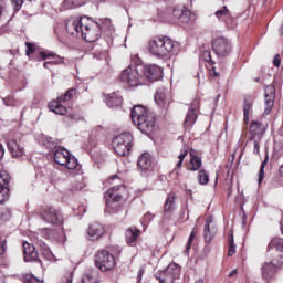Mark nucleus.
I'll return each mask as SVG.
<instances>
[{
	"label": "nucleus",
	"instance_id": "24",
	"mask_svg": "<svg viewBox=\"0 0 283 283\" xmlns=\"http://www.w3.org/2000/svg\"><path fill=\"white\" fill-rule=\"evenodd\" d=\"M251 112H253V98L251 96H247L243 99L244 123H249V116Z\"/></svg>",
	"mask_w": 283,
	"mask_h": 283
},
{
	"label": "nucleus",
	"instance_id": "61",
	"mask_svg": "<svg viewBox=\"0 0 283 283\" xmlns=\"http://www.w3.org/2000/svg\"><path fill=\"white\" fill-rule=\"evenodd\" d=\"M151 214H149V213H147V214H145V218H149Z\"/></svg>",
	"mask_w": 283,
	"mask_h": 283
},
{
	"label": "nucleus",
	"instance_id": "32",
	"mask_svg": "<svg viewBox=\"0 0 283 283\" xmlns=\"http://www.w3.org/2000/svg\"><path fill=\"white\" fill-rule=\"evenodd\" d=\"M42 235L46 240H61V239H63V232L62 231H61V234H59L56 231L48 229V228H44L42 230Z\"/></svg>",
	"mask_w": 283,
	"mask_h": 283
},
{
	"label": "nucleus",
	"instance_id": "28",
	"mask_svg": "<svg viewBox=\"0 0 283 283\" xmlns=\"http://www.w3.org/2000/svg\"><path fill=\"white\" fill-rule=\"evenodd\" d=\"M42 218L43 220H45V222L54 224V222L59 220V214H56V210H54L53 208H49L43 211Z\"/></svg>",
	"mask_w": 283,
	"mask_h": 283
},
{
	"label": "nucleus",
	"instance_id": "45",
	"mask_svg": "<svg viewBox=\"0 0 283 283\" xmlns=\"http://www.w3.org/2000/svg\"><path fill=\"white\" fill-rule=\"evenodd\" d=\"M80 283H96V277L94 276V272L84 275Z\"/></svg>",
	"mask_w": 283,
	"mask_h": 283
},
{
	"label": "nucleus",
	"instance_id": "36",
	"mask_svg": "<svg viewBox=\"0 0 283 283\" xmlns=\"http://www.w3.org/2000/svg\"><path fill=\"white\" fill-rule=\"evenodd\" d=\"M202 167V159L198 156H191L190 158V171H198Z\"/></svg>",
	"mask_w": 283,
	"mask_h": 283
},
{
	"label": "nucleus",
	"instance_id": "38",
	"mask_svg": "<svg viewBox=\"0 0 283 283\" xmlns=\"http://www.w3.org/2000/svg\"><path fill=\"white\" fill-rule=\"evenodd\" d=\"M228 240H229L228 255H229V258H231V256L235 255V243L233 241V230L229 231Z\"/></svg>",
	"mask_w": 283,
	"mask_h": 283
},
{
	"label": "nucleus",
	"instance_id": "42",
	"mask_svg": "<svg viewBox=\"0 0 283 283\" xmlns=\"http://www.w3.org/2000/svg\"><path fill=\"white\" fill-rule=\"evenodd\" d=\"M262 139L260 138H255V137H250V143H252L253 145V154H255V156H258V154H260V143Z\"/></svg>",
	"mask_w": 283,
	"mask_h": 283
},
{
	"label": "nucleus",
	"instance_id": "47",
	"mask_svg": "<svg viewBox=\"0 0 283 283\" xmlns=\"http://www.w3.org/2000/svg\"><path fill=\"white\" fill-rule=\"evenodd\" d=\"M196 233H198V230H196V228H195V229H192V231L190 233V237L188 239V242H187V245H186L187 251H189V249H191V244L193 242V238H196Z\"/></svg>",
	"mask_w": 283,
	"mask_h": 283
},
{
	"label": "nucleus",
	"instance_id": "26",
	"mask_svg": "<svg viewBox=\"0 0 283 283\" xmlns=\"http://www.w3.org/2000/svg\"><path fill=\"white\" fill-rule=\"evenodd\" d=\"M137 165L143 171H147V169L151 167V155L148 153L143 154L139 157Z\"/></svg>",
	"mask_w": 283,
	"mask_h": 283
},
{
	"label": "nucleus",
	"instance_id": "13",
	"mask_svg": "<svg viewBox=\"0 0 283 283\" xmlns=\"http://www.w3.org/2000/svg\"><path fill=\"white\" fill-rule=\"evenodd\" d=\"M196 120H198V101H195L191 105V108L188 111L184 120V128L187 132H190L193 125H196Z\"/></svg>",
	"mask_w": 283,
	"mask_h": 283
},
{
	"label": "nucleus",
	"instance_id": "34",
	"mask_svg": "<svg viewBox=\"0 0 283 283\" xmlns=\"http://www.w3.org/2000/svg\"><path fill=\"white\" fill-rule=\"evenodd\" d=\"M214 15L219 21H230L231 19V11L228 10L227 6H223L222 9L216 11Z\"/></svg>",
	"mask_w": 283,
	"mask_h": 283
},
{
	"label": "nucleus",
	"instance_id": "33",
	"mask_svg": "<svg viewBox=\"0 0 283 283\" xmlns=\"http://www.w3.org/2000/svg\"><path fill=\"white\" fill-rule=\"evenodd\" d=\"M40 250L42 252V255L49 260L50 262H56V256L53 255L52 251L50 250V247L45 244L44 242H40Z\"/></svg>",
	"mask_w": 283,
	"mask_h": 283
},
{
	"label": "nucleus",
	"instance_id": "27",
	"mask_svg": "<svg viewBox=\"0 0 283 283\" xmlns=\"http://www.w3.org/2000/svg\"><path fill=\"white\" fill-rule=\"evenodd\" d=\"M49 108L51 112L59 114L60 116H65V114H67V108L61 105V102L59 101L51 102Z\"/></svg>",
	"mask_w": 283,
	"mask_h": 283
},
{
	"label": "nucleus",
	"instance_id": "11",
	"mask_svg": "<svg viewBox=\"0 0 283 283\" xmlns=\"http://www.w3.org/2000/svg\"><path fill=\"white\" fill-rule=\"evenodd\" d=\"M212 50L217 54V56H221L224 59V56H229L231 53V44H229V41L224 38H218L212 43Z\"/></svg>",
	"mask_w": 283,
	"mask_h": 283
},
{
	"label": "nucleus",
	"instance_id": "1",
	"mask_svg": "<svg viewBox=\"0 0 283 283\" xmlns=\"http://www.w3.org/2000/svg\"><path fill=\"white\" fill-rule=\"evenodd\" d=\"M147 50L156 59H171L178 54V44L167 36L154 38L149 40Z\"/></svg>",
	"mask_w": 283,
	"mask_h": 283
},
{
	"label": "nucleus",
	"instance_id": "5",
	"mask_svg": "<svg viewBox=\"0 0 283 283\" xmlns=\"http://www.w3.org/2000/svg\"><path fill=\"white\" fill-rule=\"evenodd\" d=\"M81 34L84 41L87 43H94V41H98V39H101V24L88 20L83 24Z\"/></svg>",
	"mask_w": 283,
	"mask_h": 283
},
{
	"label": "nucleus",
	"instance_id": "12",
	"mask_svg": "<svg viewBox=\"0 0 283 283\" xmlns=\"http://www.w3.org/2000/svg\"><path fill=\"white\" fill-rule=\"evenodd\" d=\"M175 19H178L179 23L182 25L187 23H193L196 21V14L191 13L189 9L175 8L172 11Z\"/></svg>",
	"mask_w": 283,
	"mask_h": 283
},
{
	"label": "nucleus",
	"instance_id": "31",
	"mask_svg": "<svg viewBox=\"0 0 283 283\" xmlns=\"http://www.w3.org/2000/svg\"><path fill=\"white\" fill-rule=\"evenodd\" d=\"M164 209H165V213H172L176 210V195L174 193L168 195Z\"/></svg>",
	"mask_w": 283,
	"mask_h": 283
},
{
	"label": "nucleus",
	"instance_id": "2",
	"mask_svg": "<svg viewBox=\"0 0 283 283\" xmlns=\"http://www.w3.org/2000/svg\"><path fill=\"white\" fill-rule=\"evenodd\" d=\"M130 116L134 125H136L143 134H151V132L156 129V115H151L147 107L143 105L134 106Z\"/></svg>",
	"mask_w": 283,
	"mask_h": 283
},
{
	"label": "nucleus",
	"instance_id": "17",
	"mask_svg": "<svg viewBox=\"0 0 283 283\" xmlns=\"http://www.w3.org/2000/svg\"><path fill=\"white\" fill-rule=\"evenodd\" d=\"M7 147L9 151H11V155L13 158H18V160L23 159L25 156V148L21 147L17 140L11 139L7 143Z\"/></svg>",
	"mask_w": 283,
	"mask_h": 283
},
{
	"label": "nucleus",
	"instance_id": "60",
	"mask_svg": "<svg viewBox=\"0 0 283 283\" xmlns=\"http://www.w3.org/2000/svg\"><path fill=\"white\" fill-rule=\"evenodd\" d=\"M70 118H72V119H74V118H76L74 115H70Z\"/></svg>",
	"mask_w": 283,
	"mask_h": 283
},
{
	"label": "nucleus",
	"instance_id": "43",
	"mask_svg": "<svg viewBox=\"0 0 283 283\" xmlns=\"http://www.w3.org/2000/svg\"><path fill=\"white\" fill-rule=\"evenodd\" d=\"M187 154H189V150L187 148L181 149V153L178 156L179 161L176 164L177 169H180V167H182V163L185 161V158H187Z\"/></svg>",
	"mask_w": 283,
	"mask_h": 283
},
{
	"label": "nucleus",
	"instance_id": "7",
	"mask_svg": "<svg viewBox=\"0 0 283 283\" xmlns=\"http://www.w3.org/2000/svg\"><path fill=\"white\" fill-rule=\"evenodd\" d=\"M156 279L159 283H176L180 279V268L176 263H170L166 270L156 275Z\"/></svg>",
	"mask_w": 283,
	"mask_h": 283
},
{
	"label": "nucleus",
	"instance_id": "16",
	"mask_svg": "<svg viewBox=\"0 0 283 283\" xmlns=\"http://www.w3.org/2000/svg\"><path fill=\"white\" fill-rule=\"evenodd\" d=\"M87 235L91 240H101L105 235V228L98 222L91 223L87 229Z\"/></svg>",
	"mask_w": 283,
	"mask_h": 283
},
{
	"label": "nucleus",
	"instance_id": "52",
	"mask_svg": "<svg viewBox=\"0 0 283 283\" xmlns=\"http://www.w3.org/2000/svg\"><path fill=\"white\" fill-rule=\"evenodd\" d=\"M203 57H205V61H207V63H210V61H211V53L209 51H205L203 52Z\"/></svg>",
	"mask_w": 283,
	"mask_h": 283
},
{
	"label": "nucleus",
	"instance_id": "41",
	"mask_svg": "<svg viewBox=\"0 0 283 283\" xmlns=\"http://www.w3.org/2000/svg\"><path fill=\"white\" fill-rule=\"evenodd\" d=\"M10 196V188L8 187H0V205H3L6 202V199Z\"/></svg>",
	"mask_w": 283,
	"mask_h": 283
},
{
	"label": "nucleus",
	"instance_id": "14",
	"mask_svg": "<svg viewBox=\"0 0 283 283\" xmlns=\"http://www.w3.org/2000/svg\"><path fill=\"white\" fill-rule=\"evenodd\" d=\"M87 21H90L87 17L71 19L66 22V31L69 34H78V32H82V27L84 23H87Z\"/></svg>",
	"mask_w": 283,
	"mask_h": 283
},
{
	"label": "nucleus",
	"instance_id": "29",
	"mask_svg": "<svg viewBox=\"0 0 283 283\" xmlns=\"http://www.w3.org/2000/svg\"><path fill=\"white\" fill-rule=\"evenodd\" d=\"M106 105L109 107H118V105H123V97L116 93L108 94Z\"/></svg>",
	"mask_w": 283,
	"mask_h": 283
},
{
	"label": "nucleus",
	"instance_id": "4",
	"mask_svg": "<svg viewBox=\"0 0 283 283\" xmlns=\"http://www.w3.org/2000/svg\"><path fill=\"white\" fill-rule=\"evenodd\" d=\"M134 143V136L132 133H120L119 135L115 136L112 144L113 147L118 156H129L132 151V144Z\"/></svg>",
	"mask_w": 283,
	"mask_h": 283
},
{
	"label": "nucleus",
	"instance_id": "37",
	"mask_svg": "<svg viewBox=\"0 0 283 283\" xmlns=\"http://www.w3.org/2000/svg\"><path fill=\"white\" fill-rule=\"evenodd\" d=\"M268 249H276V251L283 253V239L274 238L268 245Z\"/></svg>",
	"mask_w": 283,
	"mask_h": 283
},
{
	"label": "nucleus",
	"instance_id": "6",
	"mask_svg": "<svg viewBox=\"0 0 283 283\" xmlns=\"http://www.w3.org/2000/svg\"><path fill=\"white\" fill-rule=\"evenodd\" d=\"M116 265L114 255L107 251H99L95 254V266L99 271H112Z\"/></svg>",
	"mask_w": 283,
	"mask_h": 283
},
{
	"label": "nucleus",
	"instance_id": "21",
	"mask_svg": "<svg viewBox=\"0 0 283 283\" xmlns=\"http://www.w3.org/2000/svg\"><path fill=\"white\" fill-rule=\"evenodd\" d=\"M264 132L266 128L262 126L259 122H252L250 125V138L262 139L264 137Z\"/></svg>",
	"mask_w": 283,
	"mask_h": 283
},
{
	"label": "nucleus",
	"instance_id": "48",
	"mask_svg": "<svg viewBox=\"0 0 283 283\" xmlns=\"http://www.w3.org/2000/svg\"><path fill=\"white\" fill-rule=\"evenodd\" d=\"M27 56H30V54H34V44L27 42Z\"/></svg>",
	"mask_w": 283,
	"mask_h": 283
},
{
	"label": "nucleus",
	"instance_id": "54",
	"mask_svg": "<svg viewBox=\"0 0 283 283\" xmlns=\"http://www.w3.org/2000/svg\"><path fill=\"white\" fill-rule=\"evenodd\" d=\"M143 275H145V268H142L138 271V274H137L138 282H140V280H143Z\"/></svg>",
	"mask_w": 283,
	"mask_h": 283
},
{
	"label": "nucleus",
	"instance_id": "63",
	"mask_svg": "<svg viewBox=\"0 0 283 283\" xmlns=\"http://www.w3.org/2000/svg\"><path fill=\"white\" fill-rule=\"evenodd\" d=\"M216 184H218V175H217V177H216Z\"/></svg>",
	"mask_w": 283,
	"mask_h": 283
},
{
	"label": "nucleus",
	"instance_id": "59",
	"mask_svg": "<svg viewBox=\"0 0 283 283\" xmlns=\"http://www.w3.org/2000/svg\"><path fill=\"white\" fill-rule=\"evenodd\" d=\"M4 105H7V107L10 105L6 99H3Z\"/></svg>",
	"mask_w": 283,
	"mask_h": 283
},
{
	"label": "nucleus",
	"instance_id": "35",
	"mask_svg": "<svg viewBox=\"0 0 283 283\" xmlns=\"http://www.w3.org/2000/svg\"><path fill=\"white\" fill-rule=\"evenodd\" d=\"M76 96V88H70L66 91V94L57 97L59 103H67Z\"/></svg>",
	"mask_w": 283,
	"mask_h": 283
},
{
	"label": "nucleus",
	"instance_id": "55",
	"mask_svg": "<svg viewBox=\"0 0 283 283\" xmlns=\"http://www.w3.org/2000/svg\"><path fill=\"white\" fill-rule=\"evenodd\" d=\"M6 156V149H3V145L0 144V160Z\"/></svg>",
	"mask_w": 283,
	"mask_h": 283
},
{
	"label": "nucleus",
	"instance_id": "46",
	"mask_svg": "<svg viewBox=\"0 0 283 283\" xmlns=\"http://www.w3.org/2000/svg\"><path fill=\"white\" fill-rule=\"evenodd\" d=\"M8 250V241L6 238L0 237V255H6V251Z\"/></svg>",
	"mask_w": 283,
	"mask_h": 283
},
{
	"label": "nucleus",
	"instance_id": "23",
	"mask_svg": "<svg viewBox=\"0 0 283 283\" xmlns=\"http://www.w3.org/2000/svg\"><path fill=\"white\" fill-rule=\"evenodd\" d=\"M155 103L158 105V107H167L169 104V98L167 97V91L166 90H158L154 96Z\"/></svg>",
	"mask_w": 283,
	"mask_h": 283
},
{
	"label": "nucleus",
	"instance_id": "51",
	"mask_svg": "<svg viewBox=\"0 0 283 283\" xmlns=\"http://www.w3.org/2000/svg\"><path fill=\"white\" fill-rule=\"evenodd\" d=\"M46 147H49V149H54V147H56V143L52 142V138H48Z\"/></svg>",
	"mask_w": 283,
	"mask_h": 283
},
{
	"label": "nucleus",
	"instance_id": "18",
	"mask_svg": "<svg viewBox=\"0 0 283 283\" xmlns=\"http://www.w3.org/2000/svg\"><path fill=\"white\" fill-rule=\"evenodd\" d=\"M265 111L264 114H271L273 103L275 101V86L269 85L265 87Z\"/></svg>",
	"mask_w": 283,
	"mask_h": 283
},
{
	"label": "nucleus",
	"instance_id": "30",
	"mask_svg": "<svg viewBox=\"0 0 283 283\" xmlns=\"http://www.w3.org/2000/svg\"><path fill=\"white\" fill-rule=\"evenodd\" d=\"M87 0H64L62 2L63 10H72L74 8H81V6H85Z\"/></svg>",
	"mask_w": 283,
	"mask_h": 283
},
{
	"label": "nucleus",
	"instance_id": "25",
	"mask_svg": "<svg viewBox=\"0 0 283 283\" xmlns=\"http://www.w3.org/2000/svg\"><path fill=\"white\" fill-rule=\"evenodd\" d=\"M125 235L127 244H134L140 235V230L136 229V227H130L126 230Z\"/></svg>",
	"mask_w": 283,
	"mask_h": 283
},
{
	"label": "nucleus",
	"instance_id": "49",
	"mask_svg": "<svg viewBox=\"0 0 283 283\" xmlns=\"http://www.w3.org/2000/svg\"><path fill=\"white\" fill-rule=\"evenodd\" d=\"M25 283H43V280H39L34 275L28 276Z\"/></svg>",
	"mask_w": 283,
	"mask_h": 283
},
{
	"label": "nucleus",
	"instance_id": "39",
	"mask_svg": "<svg viewBox=\"0 0 283 283\" xmlns=\"http://www.w3.org/2000/svg\"><path fill=\"white\" fill-rule=\"evenodd\" d=\"M197 180L199 185H208L209 184V174H207V170L201 169L198 172Z\"/></svg>",
	"mask_w": 283,
	"mask_h": 283
},
{
	"label": "nucleus",
	"instance_id": "44",
	"mask_svg": "<svg viewBox=\"0 0 283 283\" xmlns=\"http://www.w3.org/2000/svg\"><path fill=\"white\" fill-rule=\"evenodd\" d=\"M268 163H269V156L265 157V159L263 160L260 167L259 179H258L259 185L262 184V180H264V168L266 167Z\"/></svg>",
	"mask_w": 283,
	"mask_h": 283
},
{
	"label": "nucleus",
	"instance_id": "15",
	"mask_svg": "<svg viewBox=\"0 0 283 283\" xmlns=\"http://www.w3.org/2000/svg\"><path fill=\"white\" fill-rule=\"evenodd\" d=\"M40 61H44V67L50 70L52 65H59V63H63V57L50 52H40Z\"/></svg>",
	"mask_w": 283,
	"mask_h": 283
},
{
	"label": "nucleus",
	"instance_id": "10",
	"mask_svg": "<svg viewBox=\"0 0 283 283\" xmlns=\"http://www.w3.org/2000/svg\"><path fill=\"white\" fill-rule=\"evenodd\" d=\"M142 74L145 78V84L147 81H160L163 78V67L156 64L142 66Z\"/></svg>",
	"mask_w": 283,
	"mask_h": 283
},
{
	"label": "nucleus",
	"instance_id": "56",
	"mask_svg": "<svg viewBox=\"0 0 283 283\" xmlns=\"http://www.w3.org/2000/svg\"><path fill=\"white\" fill-rule=\"evenodd\" d=\"M238 274V270H232L231 272H230V274L228 275V277H233L234 275H237Z\"/></svg>",
	"mask_w": 283,
	"mask_h": 283
},
{
	"label": "nucleus",
	"instance_id": "62",
	"mask_svg": "<svg viewBox=\"0 0 283 283\" xmlns=\"http://www.w3.org/2000/svg\"><path fill=\"white\" fill-rule=\"evenodd\" d=\"M214 75H216V76H220V73L214 72Z\"/></svg>",
	"mask_w": 283,
	"mask_h": 283
},
{
	"label": "nucleus",
	"instance_id": "57",
	"mask_svg": "<svg viewBox=\"0 0 283 283\" xmlns=\"http://www.w3.org/2000/svg\"><path fill=\"white\" fill-rule=\"evenodd\" d=\"M116 178H118L117 175H114V176L109 177V178H108V182H112V180H116Z\"/></svg>",
	"mask_w": 283,
	"mask_h": 283
},
{
	"label": "nucleus",
	"instance_id": "8",
	"mask_svg": "<svg viewBox=\"0 0 283 283\" xmlns=\"http://www.w3.org/2000/svg\"><path fill=\"white\" fill-rule=\"evenodd\" d=\"M53 158L57 165L66 167V169H76V167H78V160L70 156V153L67 150H55Z\"/></svg>",
	"mask_w": 283,
	"mask_h": 283
},
{
	"label": "nucleus",
	"instance_id": "53",
	"mask_svg": "<svg viewBox=\"0 0 283 283\" xmlns=\"http://www.w3.org/2000/svg\"><path fill=\"white\" fill-rule=\"evenodd\" d=\"M273 64L275 65V67H280V65H281L280 55L274 56Z\"/></svg>",
	"mask_w": 283,
	"mask_h": 283
},
{
	"label": "nucleus",
	"instance_id": "50",
	"mask_svg": "<svg viewBox=\"0 0 283 283\" xmlns=\"http://www.w3.org/2000/svg\"><path fill=\"white\" fill-rule=\"evenodd\" d=\"M11 3L14 10H21V6H23V0H11Z\"/></svg>",
	"mask_w": 283,
	"mask_h": 283
},
{
	"label": "nucleus",
	"instance_id": "22",
	"mask_svg": "<svg viewBox=\"0 0 283 283\" xmlns=\"http://www.w3.org/2000/svg\"><path fill=\"white\" fill-rule=\"evenodd\" d=\"M119 189H123V186H115L107 190L105 193L107 205H109L111 200L114 202H120V200H123V195L118 193Z\"/></svg>",
	"mask_w": 283,
	"mask_h": 283
},
{
	"label": "nucleus",
	"instance_id": "19",
	"mask_svg": "<svg viewBox=\"0 0 283 283\" xmlns=\"http://www.w3.org/2000/svg\"><path fill=\"white\" fill-rule=\"evenodd\" d=\"M205 242L208 244L216 238V227H213V217H208L206 219V224L203 228Z\"/></svg>",
	"mask_w": 283,
	"mask_h": 283
},
{
	"label": "nucleus",
	"instance_id": "3",
	"mask_svg": "<svg viewBox=\"0 0 283 283\" xmlns=\"http://www.w3.org/2000/svg\"><path fill=\"white\" fill-rule=\"evenodd\" d=\"M126 87H138L145 85V75L142 66H128L119 76Z\"/></svg>",
	"mask_w": 283,
	"mask_h": 283
},
{
	"label": "nucleus",
	"instance_id": "58",
	"mask_svg": "<svg viewBox=\"0 0 283 283\" xmlns=\"http://www.w3.org/2000/svg\"><path fill=\"white\" fill-rule=\"evenodd\" d=\"M57 40L60 41V43H65V41L63 40V38H61L60 35H57Z\"/></svg>",
	"mask_w": 283,
	"mask_h": 283
},
{
	"label": "nucleus",
	"instance_id": "40",
	"mask_svg": "<svg viewBox=\"0 0 283 283\" xmlns=\"http://www.w3.org/2000/svg\"><path fill=\"white\" fill-rule=\"evenodd\" d=\"M8 182H10V175L8 171H0V187H8Z\"/></svg>",
	"mask_w": 283,
	"mask_h": 283
},
{
	"label": "nucleus",
	"instance_id": "20",
	"mask_svg": "<svg viewBox=\"0 0 283 283\" xmlns=\"http://www.w3.org/2000/svg\"><path fill=\"white\" fill-rule=\"evenodd\" d=\"M24 262H36L39 260V252L36 248L29 242H23Z\"/></svg>",
	"mask_w": 283,
	"mask_h": 283
},
{
	"label": "nucleus",
	"instance_id": "9",
	"mask_svg": "<svg viewBox=\"0 0 283 283\" xmlns=\"http://www.w3.org/2000/svg\"><path fill=\"white\" fill-rule=\"evenodd\" d=\"M280 269V263L275 261H266L261 265V277L263 282L271 283L275 280V273Z\"/></svg>",
	"mask_w": 283,
	"mask_h": 283
}]
</instances>
